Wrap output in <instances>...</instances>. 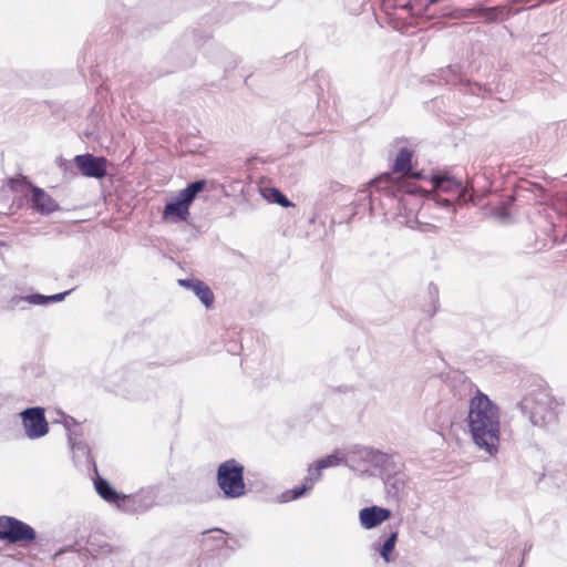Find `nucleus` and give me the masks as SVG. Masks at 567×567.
Masks as SVG:
<instances>
[{"label":"nucleus","mask_w":567,"mask_h":567,"mask_svg":"<svg viewBox=\"0 0 567 567\" xmlns=\"http://www.w3.org/2000/svg\"><path fill=\"white\" fill-rule=\"evenodd\" d=\"M24 430V434L29 440H38L49 433V423L45 417V409L42 406H31L19 413Z\"/></svg>","instance_id":"9d476101"},{"label":"nucleus","mask_w":567,"mask_h":567,"mask_svg":"<svg viewBox=\"0 0 567 567\" xmlns=\"http://www.w3.org/2000/svg\"><path fill=\"white\" fill-rule=\"evenodd\" d=\"M71 292H72V289L63 291V292H59V293H55V295L47 296L48 305L51 303V302H60V301L64 300V298L68 295H70Z\"/></svg>","instance_id":"c9c22d12"},{"label":"nucleus","mask_w":567,"mask_h":567,"mask_svg":"<svg viewBox=\"0 0 567 567\" xmlns=\"http://www.w3.org/2000/svg\"><path fill=\"white\" fill-rule=\"evenodd\" d=\"M413 151L408 147L400 148L393 164V172L409 174L412 171Z\"/></svg>","instance_id":"393cba45"},{"label":"nucleus","mask_w":567,"mask_h":567,"mask_svg":"<svg viewBox=\"0 0 567 567\" xmlns=\"http://www.w3.org/2000/svg\"><path fill=\"white\" fill-rule=\"evenodd\" d=\"M205 185H206L205 179H197V181L189 183L186 187L196 198V196L205 188Z\"/></svg>","instance_id":"2f4dec72"},{"label":"nucleus","mask_w":567,"mask_h":567,"mask_svg":"<svg viewBox=\"0 0 567 567\" xmlns=\"http://www.w3.org/2000/svg\"><path fill=\"white\" fill-rule=\"evenodd\" d=\"M398 540V532L391 530L390 534L385 537V539L381 543L377 540L372 544V549L383 558L385 563H390L392 560L391 554L395 548V544Z\"/></svg>","instance_id":"b1692460"},{"label":"nucleus","mask_w":567,"mask_h":567,"mask_svg":"<svg viewBox=\"0 0 567 567\" xmlns=\"http://www.w3.org/2000/svg\"><path fill=\"white\" fill-rule=\"evenodd\" d=\"M245 466L236 458L221 462L216 472L217 486L227 499H236L247 494Z\"/></svg>","instance_id":"0eeeda50"},{"label":"nucleus","mask_w":567,"mask_h":567,"mask_svg":"<svg viewBox=\"0 0 567 567\" xmlns=\"http://www.w3.org/2000/svg\"><path fill=\"white\" fill-rule=\"evenodd\" d=\"M182 203H184L187 207L192 204V202L195 199L194 195L188 190L187 187L182 189L178 195L176 196Z\"/></svg>","instance_id":"473e14b6"},{"label":"nucleus","mask_w":567,"mask_h":567,"mask_svg":"<svg viewBox=\"0 0 567 567\" xmlns=\"http://www.w3.org/2000/svg\"><path fill=\"white\" fill-rule=\"evenodd\" d=\"M391 511L379 506L364 507L359 512L360 524L365 529H372L389 519Z\"/></svg>","instance_id":"f3484780"},{"label":"nucleus","mask_w":567,"mask_h":567,"mask_svg":"<svg viewBox=\"0 0 567 567\" xmlns=\"http://www.w3.org/2000/svg\"><path fill=\"white\" fill-rule=\"evenodd\" d=\"M518 406L532 425L549 431L558 424L563 402L556 399L548 389L540 388L527 393Z\"/></svg>","instance_id":"20e7f679"},{"label":"nucleus","mask_w":567,"mask_h":567,"mask_svg":"<svg viewBox=\"0 0 567 567\" xmlns=\"http://www.w3.org/2000/svg\"><path fill=\"white\" fill-rule=\"evenodd\" d=\"M35 529L28 523L13 516H0V540L28 547L37 539Z\"/></svg>","instance_id":"6e6552de"},{"label":"nucleus","mask_w":567,"mask_h":567,"mask_svg":"<svg viewBox=\"0 0 567 567\" xmlns=\"http://www.w3.org/2000/svg\"><path fill=\"white\" fill-rule=\"evenodd\" d=\"M408 480L409 477L405 473L383 478L388 498L400 502L406 494Z\"/></svg>","instance_id":"6ab92c4d"},{"label":"nucleus","mask_w":567,"mask_h":567,"mask_svg":"<svg viewBox=\"0 0 567 567\" xmlns=\"http://www.w3.org/2000/svg\"><path fill=\"white\" fill-rule=\"evenodd\" d=\"M383 452L370 446H353L344 457V464L351 470L365 474L370 467L382 463Z\"/></svg>","instance_id":"1a4fd4ad"},{"label":"nucleus","mask_w":567,"mask_h":567,"mask_svg":"<svg viewBox=\"0 0 567 567\" xmlns=\"http://www.w3.org/2000/svg\"><path fill=\"white\" fill-rule=\"evenodd\" d=\"M441 16L442 17H452L455 19H467V18H474L480 17L483 18L485 22H496V21H503L507 12L504 7H492V8H484V7H476L471 9H460L455 11H451L447 8L441 9Z\"/></svg>","instance_id":"ddd939ff"},{"label":"nucleus","mask_w":567,"mask_h":567,"mask_svg":"<svg viewBox=\"0 0 567 567\" xmlns=\"http://www.w3.org/2000/svg\"><path fill=\"white\" fill-rule=\"evenodd\" d=\"M262 196L274 204H278L281 207H292L293 203L278 188L266 187L261 189Z\"/></svg>","instance_id":"a878e982"},{"label":"nucleus","mask_w":567,"mask_h":567,"mask_svg":"<svg viewBox=\"0 0 567 567\" xmlns=\"http://www.w3.org/2000/svg\"><path fill=\"white\" fill-rule=\"evenodd\" d=\"M82 434L78 432H70L69 434V445L72 451L73 461L78 466H84L87 470L93 466L96 472L95 462L91 455V450L89 445L82 441Z\"/></svg>","instance_id":"2eb2a0df"},{"label":"nucleus","mask_w":567,"mask_h":567,"mask_svg":"<svg viewBox=\"0 0 567 567\" xmlns=\"http://www.w3.org/2000/svg\"><path fill=\"white\" fill-rule=\"evenodd\" d=\"M546 1L547 0H514L515 3H522L528 6V8H534Z\"/></svg>","instance_id":"58836bf2"},{"label":"nucleus","mask_w":567,"mask_h":567,"mask_svg":"<svg viewBox=\"0 0 567 567\" xmlns=\"http://www.w3.org/2000/svg\"><path fill=\"white\" fill-rule=\"evenodd\" d=\"M382 480L389 476L404 474V463L398 454H389L383 452L382 463L378 464Z\"/></svg>","instance_id":"aec40b11"},{"label":"nucleus","mask_w":567,"mask_h":567,"mask_svg":"<svg viewBox=\"0 0 567 567\" xmlns=\"http://www.w3.org/2000/svg\"><path fill=\"white\" fill-rule=\"evenodd\" d=\"M96 493L106 502L113 503L118 507V502L123 494L116 492L114 487L103 477L99 476L94 480Z\"/></svg>","instance_id":"4be33fe9"},{"label":"nucleus","mask_w":567,"mask_h":567,"mask_svg":"<svg viewBox=\"0 0 567 567\" xmlns=\"http://www.w3.org/2000/svg\"><path fill=\"white\" fill-rule=\"evenodd\" d=\"M25 302L34 306H47L48 298L42 293H31L25 296Z\"/></svg>","instance_id":"7c9ffc66"},{"label":"nucleus","mask_w":567,"mask_h":567,"mask_svg":"<svg viewBox=\"0 0 567 567\" xmlns=\"http://www.w3.org/2000/svg\"><path fill=\"white\" fill-rule=\"evenodd\" d=\"M432 76V83L443 82L444 84L449 85L463 84L466 87V91H468L472 94L484 96L485 93H487V89L485 87V85L476 82L472 83L468 80H464L461 73V66L457 64L449 65L444 69H441L437 74H433ZM489 92L491 91H488V93Z\"/></svg>","instance_id":"9b49d317"},{"label":"nucleus","mask_w":567,"mask_h":567,"mask_svg":"<svg viewBox=\"0 0 567 567\" xmlns=\"http://www.w3.org/2000/svg\"><path fill=\"white\" fill-rule=\"evenodd\" d=\"M198 567H219V560L203 558L199 560Z\"/></svg>","instance_id":"4c0bfd02"},{"label":"nucleus","mask_w":567,"mask_h":567,"mask_svg":"<svg viewBox=\"0 0 567 567\" xmlns=\"http://www.w3.org/2000/svg\"><path fill=\"white\" fill-rule=\"evenodd\" d=\"M21 302H25V296L14 295L10 298L8 308L14 309L16 307L20 306Z\"/></svg>","instance_id":"e433bc0d"},{"label":"nucleus","mask_w":567,"mask_h":567,"mask_svg":"<svg viewBox=\"0 0 567 567\" xmlns=\"http://www.w3.org/2000/svg\"><path fill=\"white\" fill-rule=\"evenodd\" d=\"M59 414L61 416V420H58L56 422H61L63 424L64 429L68 431V435L70 434V432H76L75 430L72 429L73 426L78 425L76 420L70 415L64 414L63 412H59Z\"/></svg>","instance_id":"c756f323"},{"label":"nucleus","mask_w":567,"mask_h":567,"mask_svg":"<svg viewBox=\"0 0 567 567\" xmlns=\"http://www.w3.org/2000/svg\"><path fill=\"white\" fill-rule=\"evenodd\" d=\"M433 194L427 195L421 188L422 199L425 197L429 208H442L451 216L456 213V204L474 202L475 190L472 184L463 185L461 181L447 173H435L429 177Z\"/></svg>","instance_id":"7ed1b4c3"},{"label":"nucleus","mask_w":567,"mask_h":567,"mask_svg":"<svg viewBox=\"0 0 567 567\" xmlns=\"http://www.w3.org/2000/svg\"><path fill=\"white\" fill-rule=\"evenodd\" d=\"M343 462H344L343 457H340L338 454L332 453V454H329V455L318 460L316 463H317V466L321 471H323L328 467L338 466V465L342 464Z\"/></svg>","instance_id":"cd10ccee"},{"label":"nucleus","mask_w":567,"mask_h":567,"mask_svg":"<svg viewBox=\"0 0 567 567\" xmlns=\"http://www.w3.org/2000/svg\"><path fill=\"white\" fill-rule=\"evenodd\" d=\"M188 215L189 207L182 203L177 197L167 202L163 212V217L173 223L184 221L187 219Z\"/></svg>","instance_id":"412c9836"},{"label":"nucleus","mask_w":567,"mask_h":567,"mask_svg":"<svg viewBox=\"0 0 567 567\" xmlns=\"http://www.w3.org/2000/svg\"><path fill=\"white\" fill-rule=\"evenodd\" d=\"M31 208L40 215H50L60 209L59 203L44 189L30 185Z\"/></svg>","instance_id":"dca6fc26"},{"label":"nucleus","mask_w":567,"mask_h":567,"mask_svg":"<svg viewBox=\"0 0 567 567\" xmlns=\"http://www.w3.org/2000/svg\"><path fill=\"white\" fill-rule=\"evenodd\" d=\"M178 285L190 289L206 308H209L213 305L214 293L204 281L194 278H186L179 279Z\"/></svg>","instance_id":"a211bd4d"},{"label":"nucleus","mask_w":567,"mask_h":567,"mask_svg":"<svg viewBox=\"0 0 567 567\" xmlns=\"http://www.w3.org/2000/svg\"><path fill=\"white\" fill-rule=\"evenodd\" d=\"M441 0H381V10L385 22L395 30L408 25V20L415 16L433 18L436 13L432 7Z\"/></svg>","instance_id":"39448f33"},{"label":"nucleus","mask_w":567,"mask_h":567,"mask_svg":"<svg viewBox=\"0 0 567 567\" xmlns=\"http://www.w3.org/2000/svg\"><path fill=\"white\" fill-rule=\"evenodd\" d=\"M315 484H316L315 480L311 476L307 475L305 477V481H303V483L301 485L307 487V491L309 492V491H311L313 488Z\"/></svg>","instance_id":"ea45409f"},{"label":"nucleus","mask_w":567,"mask_h":567,"mask_svg":"<svg viewBox=\"0 0 567 567\" xmlns=\"http://www.w3.org/2000/svg\"><path fill=\"white\" fill-rule=\"evenodd\" d=\"M237 545V540L234 537H226V533L220 528H214L203 533L202 548L206 553H216L217 556H226L228 551H234Z\"/></svg>","instance_id":"f8f14e48"},{"label":"nucleus","mask_w":567,"mask_h":567,"mask_svg":"<svg viewBox=\"0 0 567 567\" xmlns=\"http://www.w3.org/2000/svg\"><path fill=\"white\" fill-rule=\"evenodd\" d=\"M117 392L132 400L145 399L137 389L135 378L128 373H122V380L116 384Z\"/></svg>","instance_id":"5701e85b"},{"label":"nucleus","mask_w":567,"mask_h":567,"mask_svg":"<svg viewBox=\"0 0 567 567\" xmlns=\"http://www.w3.org/2000/svg\"><path fill=\"white\" fill-rule=\"evenodd\" d=\"M172 503V496L165 494V486L161 483L142 487L133 494H124L118 502V509L128 513H145L155 506H165Z\"/></svg>","instance_id":"423d86ee"},{"label":"nucleus","mask_w":567,"mask_h":567,"mask_svg":"<svg viewBox=\"0 0 567 567\" xmlns=\"http://www.w3.org/2000/svg\"><path fill=\"white\" fill-rule=\"evenodd\" d=\"M307 492V487H305L303 485L295 486L293 488L288 489L281 494V502L287 503L296 501L302 497Z\"/></svg>","instance_id":"c85d7f7f"},{"label":"nucleus","mask_w":567,"mask_h":567,"mask_svg":"<svg viewBox=\"0 0 567 567\" xmlns=\"http://www.w3.org/2000/svg\"><path fill=\"white\" fill-rule=\"evenodd\" d=\"M427 293L430 298V305L426 309V312L432 317L436 313L439 309V288L436 285L431 282L427 287Z\"/></svg>","instance_id":"bb28decb"},{"label":"nucleus","mask_w":567,"mask_h":567,"mask_svg":"<svg viewBox=\"0 0 567 567\" xmlns=\"http://www.w3.org/2000/svg\"><path fill=\"white\" fill-rule=\"evenodd\" d=\"M467 427L473 443L489 456H495L501 443V415L498 406L477 391L470 401Z\"/></svg>","instance_id":"f03ea898"},{"label":"nucleus","mask_w":567,"mask_h":567,"mask_svg":"<svg viewBox=\"0 0 567 567\" xmlns=\"http://www.w3.org/2000/svg\"><path fill=\"white\" fill-rule=\"evenodd\" d=\"M74 164L85 177L101 179L107 174V159L90 153L76 155Z\"/></svg>","instance_id":"4468645a"},{"label":"nucleus","mask_w":567,"mask_h":567,"mask_svg":"<svg viewBox=\"0 0 567 567\" xmlns=\"http://www.w3.org/2000/svg\"><path fill=\"white\" fill-rule=\"evenodd\" d=\"M358 202L372 216L382 215L386 219H395L403 214L416 212L421 206L422 194L415 182L384 174L372 181L368 189L359 192Z\"/></svg>","instance_id":"f257e3e1"},{"label":"nucleus","mask_w":567,"mask_h":567,"mask_svg":"<svg viewBox=\"0 0 567 567\" xmlns=\"http://www.w3.org/2000/svg\"><path fill=\"white\" fill-rule=\"evenodd\" d=\"M25 184H27L25 177H22L20 179L19 178H11L9 181V186L14 192H22V189L25 186Z\"/></svg>","instance_id":"72a5a7b5"},{"label":"nucleus","mask_w":567,"mask_h":567,"mask_svg":"<svg viewBox=\"0 0 567 567\" xmlns=\"http://www.w3.org/2000/svg\"><path fill=\"white\" fill-rule=\"evenodd\" d=\"M322 471L317 466V463L312 464L309 466L308 468V476H311L315 482H319L321 480V476H322Z\"/></svg>","instance_id":"f704fd0d"}]
</instances>
